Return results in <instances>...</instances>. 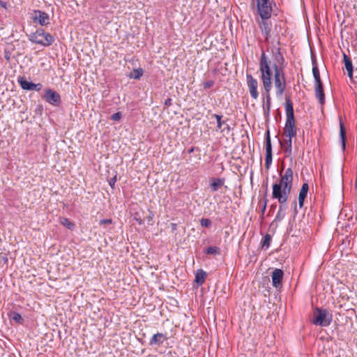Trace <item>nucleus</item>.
Returning a JSON list of instances; mask_svg holds the SVG:
<instances>
[{
  "mask_svg": "<svg viewBox=\"0 0 357 357\" xmlns=\"http://www.w3.org/2000/svg\"><path fill=\"white\" fill-rule=\"evenodd\" d=\"M42 84L40 83H38V84H36V88H35V91H40L41 89H42Z\"/></svg>",
  "mask_w": 357,
  "mask_h": 357,
  "instance_id": "45",
  "label": "nucleus"
},
{
  "mask_svg": "<svg viewBox=\"0 0 357 357\" xmlns=\"http://www.w3.org/2000/svg\"><path fill=\"white\" fill-rule=\"evenodd\" d=\"M284 144L286 146L284 147V152L285 153V156L289 158L291 156L292 151V139H285Z\"/></svg>",
  "mask_w": 357,
  "mask_h": 357,
  "instance_id": "24",
  "label": "nucleus"
},
{
  "mask_svg": "<svg viewBox=\"0 0 357 357\" xmlns=\"http://www.w3.org/2000/svg\"><path fill=\"white\" fill-rule=\"evenodd\" d=\"M134 219L139 223V225H142L143 223H144V221L143 220L140 218V217H138V213H136L135 214V216H134Z\"/></svg>",
  "mask_w": 357,
  "mask_h": 357,
  "instance_id": "39",
  "label": "nucleus"
},
{
  "mask_svg": "<svg viewBox=\"0 0 357 357\" xmlns=\"http://www.w3.org/2000/svg\"><path fill=\"white\" fill-rule=\"evenodd\" d=\"M112 222V219H102V220H100V225H106V224H111Z\"/></svg>",
  "mask_w": 357,
  "mask_h": 357,
  "instance_id": "40",
  "label": "nucleus"
},
{
  "mask_svg": "<svg viewBox=\"0 0 357 357\" xmlns=\"http://www.w3.org/2000/svg\"><path fill=\"white\" fill-rule=\"evenodd\" d=\"M333 315L328 310L317 307L314 314L312 324L315 326H328L331 324Z\"/></svg>",
  "mask_w": 357,
  "mask_h": 357,
  "instance_id": "6",
  "label": "nucleus"
},
{
  "mask_svg": "<svg viewBox=\"0 0 357 357\" xmlns=\"http://www.w3.org/2000/svg\"><path fill=\"white\" fill-rule=\"evenodd\" d=\"M154 217V213L153 211L149 210V215L146 217L148 222H150L153 220Z\"/></svg>",
  "mask_w": 357,
  "mask_h": 357,
  "instance_id": "38",
  "label": "nucleus"
},
{
  "mask_svg": "<svg viewBox=\"0 0 357 357\" xmlns=\"http://www.w3.org/2000/svg\"><path fill=\"white\" fill-rule=\"evenodd\" d=\"M165 105L166 107H169L172 105V99L171 98H167L165 102H164Z\"/></svg>",
  "mask_w": 357,
  "mask_h": 357,
  "instance_id": "41",
  "label": "nucleus"
},
{
  "mask_svg": "<svg viewBox=\"0 0 357 357\" xmlns=\"http://www.w3.org/2000/svg\"><path fill=\"white\" fill-rule=\"evenodd\" d=\"M31 18L34 23H38L41 26H47L50 24V19L49 15L40 10H34Z\"/></svg>",
  "mask_w": 357,
  "mask_h": 357,
  "instance_id": "10",
  "label": "nucleus"
},
{
  "mask_svg": "<svg viewBox=\"0 0 357 357\" xmlns=\"http://www.w3.org/2000/svg\"><path fill=\"white\" fill-rule=\"evenodd\" d=\"M167 340L166 334L162 333H157L154 334L150 340L149 345L151 347L161 346L165 341Z\"/></svg>",
  "mask_w": 357,
  "mask_h": 357,
  "instance_id": "14",
  "label": "nucleus"
},
{
  "mask_svg": "<svg viewBox=\"0 0 357 357\" xmlns=\"http://www.w3.org/2000/svg\"><path fill=\"white\" fill-rule=\"evenodd\" d=\"M259 26L262 33L264 34L266 38L268 39L271 36V24L268 22L267 20H262Z\"/></svg>",
  "mask_w": 357,
  "mask_h": 357,
  "instance_id": "18",
  "label": "nucleus"
},
{
  "mask_svg": "<svg viewBox=\"0 0 357 357\" xmlns=\"http://www.w3.org/2000/svg\"><path fill=\"white\" fill-rule=\"evenodd\" d=\"M0 6L6 10L8 9L9 6L7 2L0 0Z\"/></svg>",
  "mask_w": 357,
  "mask_h": 357,
  "instance_id": "43",
  "label": "nucleus"
},
{
  "mask_svg": "<svg viewBox=\"0 0 357 357\" xmlns=\"http://www.w3.org/2000/svg\"><path fill=\"white\" fill-rule=\"evenodd\" d=\"M29 40L36 44L45 47L50 46L54 42V38L43 29H38L35 32L29 36Z\"/></svg>",
  "mask_w": 357,
  "mask_h": 357,
  "instance_id": "5",
  "label": "nucleus"
},
{
  "mask_svg": "<svg viewBox=\"0 0 357 357\" xmlns=\"http://www.w3.org/2000/svg\"><path fill=\"white\" fill-rule=\"evenodd\" d=\"M200 224L202 227H210L212 225V221L208 218H202L200 220Z\"/></svg>",
  "mask_w": 357,
  "mask_h": 357,
  "instance_id": "32",
  "label": "nucleus"
},
{
  "mask_svg": "<svg viewBox=\"0 0 357 357\" xmlns=\"http://www.w3.org/2000/svg\"><path fill=\"white\" fill-rule=\"evenodd\" d=\"M312 74H313V77L314 78L315 84L321 83L322 81L321 79L320 73H319V70L318 68V65H317L316 59L312 58Z\"/></svg>",
  "mask_w": 357,
  "mask_h": 357,
  "instance_id": "20",
  "label": "nucleus"
},
{
  "mask_svg": "<svg viewBox=\"0 0 357 357\" xmlns=\"http://www.w3.org/2000/svg\"><path fill=\"white\" fill-rule=\"evenodd\" d=\"M354 187H355L356 189H357V177H356V179L355 181Z\"/></svg>",
  "mask_w": 357,
  "mask_h": 357,
  "instance_id": "47",
  "label": "nucleus"
},
{
  "mask_svg": "<svg viewBox=\"0 0 357 357\" xmlns=\"http://www.w3.org/2000/svg\"><path fill=\"white\" fill-rule=\"evenodd\" d=\"M293 183V170L291 167L287 168L284 173L282 170L280 172V178L278 183L273 185L272 197L274 199L281 200L285 199L287 195L290 194Z\"/></svg>",
  "mask_w": 357,
  "mask_h": 357,
  "instance_id": "3",
  "label": "nucleus"
},
{
  "mask_svg": "<svg viewBox=\"0 0 357 357\" xmlns=\"http://www.w3.org/2000/svg\"><path fill=\"white\" fill-rule=\"evenodd\" d=\"M289 195V194L287 195L285 199H281V200L278 199V202L280 204L279 208L282 209L284 212H285L287 208V205L286 202L288 200Z\"/></svg>",
  "mask_w": 357,
  "mask_h": 357,
  "instance_id": "31",
  "label": "nucleus"
},
{
  "mask_svg": "<svg viewBox=\"0 0 357 357\" xmlns=\"http://www.w3.org/2000/svg\"><path fill=\"white\" fill-rule=\"evenodd\" d=\"M116 182V176H114L113 178H110L109 181V185L112 188H114L115 183Z\"/></svg>",
  "mask_w": 357,
  "mask_h": 357,
  "instance_id": "36",
  "label": "nucleus"
},
{
  "mask_svg": "<svg viewBox=\"0 0 357 357\" xmlns=\"http://www.w3.org/2000/svg\"><path fill=\"white\" fill-rule=\"evenodd\" d=\"M292 207H293V209H294L293 216L295 217L298 214L297 202H296V200H294L293 202Z\"/></svg>",
  "mask_w": 357,
  "mask_h": 357,
  "instance_id": "35",
  "label": "nucleus"
},
{
  "mask_svg": "<svg viewBox=\"0 0 357 357\" xmlns=\"http://www.w3.org/2000/svg\"><path fill=\"white\" fill-rule=\"evenodd\" d=\"M247 84L249 88L250 93L251 97L254 100H257L259 97V93L257 91L258 82L252 77L251 74H247L246 75Z\"/></svg>",
  "mask_w": 357,
  "mask_h": 357,
  "instance_id": "11",
  "label": "nucleus"
},
{
  "mask_svg": "<svg viewBox=\"0 0 357 357\" xmlns=\"http://www.w3.org/2000/svg\"><path fill=\"white\" fill-rule=\"evenodd\" d=\"M43 98L54 107H59L61 104V98L59 93L51 89H47L45 91Z\"/></svg>",
  "mask_w": 357,
  "mask_h": 357,
  "instance_id": "7",
  "label": "nucleus"
},
{
  "mask_svg": "<svg viewBox=\"0 0 357 357\" xmlns=\"http://www.w3.org/2000/svg\"><path fill=\"white\" fill-rule=\"evenodd\" d=\"M280 145L284 147V143H282L280 140Z\"/></svg>",
  "mask_w": 357,
  "mask_h": 357,
  "instance_id": "48",
  "label": "nucleus"
},
{
  "mask_svg": "<svg viewBox=\"0 0 357 357\" xmlns=\"http://www.w3.org/2000/svg\"><path fill=\"white\" fill-rule=\"evenodd\" d=\"M214 81L213 80H208L205 82H204L203 86L204 89H209L212 87L214 85Z\"/></svg>",
  "mask_w": 357,
  "mask_h": 357,
  "instance_id": "34",
  "label": "nucleus"
},
{
  "mask_svg": "<svg viewBox=\"0 0 357 357\" xmlns=\"http://www.w3.org/2000/svg\"><path fill=\"white\" fill-rule=\"evenodd\" d=\"M340 137L342 143V148L344 151L346 147V129L341 119H340Z\"/></svg>",
  "mask_w": 357,
  "mask_h": 357,
  "instance_id": "22",
  "label": "nucleus"
},
{
  "mask_svg": "<svg viewBox=\"0 0 357 357\" xmlns=\"http://www.w3.org/2000/svg\"><path fill=\"white\" fill-rule=\"evenodd\" d=\"M122 118V113L120 112H116L111 116V119L115 121H119Z\"/></svg>",
  "mask_w": 357,
  "mask_h": 357,
  "instance_id": "33",
  "label": "nucleus"
},
{
  "mask_svg": "<svg viewBox=\"0 0 357 357\" xmlns=\"http://www.w3.org/2000/svg\"><path fill=\"white\" fill-rule=\"evenodd\" d=\"M10 317L13 321H16L18 324H22L23 319L21 314L17 312H11L10 314Z\"/></svg>",
  "mask_w": 357,
  "mask_h": 357,
  "instance_id": "29",
  "label": "nucleus"
},
{
  "mask_svg": "<svg viewBox=\"0 0 357 357\" xmlns=\"http://www.w3.org/2000/svg\"><path fill=\"white\" fill-rule=\"evenodd\" d=\"M271 242V236L268 234H266L261 241V247L265 248L266 249L270 247Z\"/></svg>",
  "mask_w": 357,
  "mask_h": 357,
  "instance_id": "27",
  "label": "nucleus"
},
{
  "mask_svg": "<svg viewBox=\"0 0 357 357\" xmlns=\"http://www.w3.org/2000/svg\"><path fill=\"white\" fill-rule=\"evenodd\" d=\"M285 111L287 118L283 135L288 138L287 139H292L296 135V128L293 103L289 97H286Z\"/></svg>",
  "mask_w": 357,
  "mask_h": 357,
  "instance_id": "4",
  "label": "nucleus"
},
{
  "mask_svg": "<svg viewBox=\"0 0 357 357\" xmlns=\"http://www.w3.org/2000/svg\"><path fill=\"white\" fill-rule=\"evenodd\" d=\"M315 97L318 100L320 105L325 103V93L324 91L323 83L315 84L314 87Z\"/></svg>",
  "mask_w": 357,
  "mask_h": 357,
  "instance_id": "15",
  "label": "nucleus"
},
{
  "mask_svg": "<svg viewBox=\"0 0 357 357\" xmlns=\"http://www.w3.org/2000/svg\"><path fill=\"white\" fill-rule=\"evenodd\" d=\"M143 69L141 68H135L133 69V71L132 74L130 75V77H132L136 79H139L143 75Z\"/></svg>",
  "mask_w": 357,
  "mask_h": 357,
  "instance_id": "28",
  "label": "nucleus"
},
{
  "mask_svg": "<svg viewBox=\"0 0 357 357\" xmlns=\"http://www.w3.org/2000/svg\"><path fill=\"white\" fill-rule=\"evenodd\" d=\"M206 277V272L202 269H199L195 275V282L202 285L204 283Z\"/></svg>",
  "mask_w": 357,
  "mask_h": 357,
  "instance_id": "23",
  "label": "nucleus"
},
{
  "mask_svg": "<svg viewBox=\"0 0 357 357\" xmlns=\"http://www.w3.org/2000/svg\"><path fill=\"white\" fill-rule=\"evenodd\" d=\"M262 107L264 116H268L271 112V107L264 106H262Z\"/></svg>",
  "mask_w": 357,
  "mask_h": 357,
  "instance_id": "37",
  "label": "nucleus"
},
{
  "mask_svg": "<svg viewBox=\"0 0 357 357\" xmlns=\"http://www.w3.org/2000/svg\"><path fill=\"white\" fill-rule=\"evenodd\" d=\"M257 10L262 20H268L271 17L272 7L270 2L257 4Z\"/></svg>",
  "mask_w": 357,
  "mask_h": 357,
  "instance_id": "12",
  "label": "nucleus"
},
{
  "mask_svg": "<svg viewBox=\"0 0 357 357\" xmlns=\"http://www.w3.org/2000/svg\"><path fill=\"white\" fill-rule=\"evenodd\" d=\"M204 252L207 255H217L220 254V248L217 246H210L207 248Z\"/></svg>",
  "mask_w": 357,
  "mask_h": 357,
  "instance_id": "26",
  "label": "nucleus"
},
{
  "mask_svg": "<svg viewBox=\"0 0 357 357\" xmlns=\"http://www.w3.org/2000/svg\"><path fill=\"white\" fill-rule=\"evenodd\" d=\"M59 222L68 229L73 230L75 228V224L69 220L68 218L61 217L59 218Z\"/></svg>",
  "mask_w": 357,
  "mask_h": 357,
  "instance_id": "25",
  "label": "nucleus"
},
{
  "mask_svg": "<svg viewBox=\"0 0 357 357\" xmlns=\"http://www.w3.org/2000/svg\"><path fill=\"white\" fill-rule=\"evenodd\" d=\"M225 183L224 178H212L210 182V187L213 192H216L220 188H221Z\"/></svg>",
  "mask_w": 357,
  "mask_h": 357,
  "instance_id": "19",
  "label": "nucleus"
},
{
  "mask_svg": "<svg viewBox=\"0 0 357 357\" xmlns=\"http://www.w3.org/2000/svg\"><path fill=\"white\" fill-rule=\"evenodd\" d=\"M286 213L283 211L282 209L279 208L278 211L275 217L274 221L275 222H280L285 217Z\"/></svg>",
  "mask_w": 357,
  "mask_h": 357,
  "instance_id": "30",
  "label": "nucleus"
},
{
  "mask_svg": "<svg viewBox=\"0 0 357 357\" xmlns=\"http://www.w3.org/2000/svg\"><path fill=\"white\" fill-rule=\"evenodd\" d=\"M266 204H267V200L266 199H264V203L263 204H261V213L264 214L265 210H266Z\"/></svg>",
  "mask_w": 357,
  "mask_h": 357,
  "instance_id": "42",
  "label": "nucleus"
},
{
  "mask_svg": "<svg viewBox=\"0 0 357 357\" xmlns=\"http://www.w3.org/2000/svg\"><path fill=\"white\" fill-rule=\"evenodd\" d=\"M271 61L268 56L263 51L261 52L259 60V71L261 73V79L263 83L264 92V103L262 106L271 107V97L270 91L272 88V76L273 71L271 70Z\"/></svg>",
  "mask_w": 357,
  "mask_h": 357,
  "instance_id": "2",
  "label": "nucleus"
},
{
  "mask_svg": "<svg viewBox=\"0 0 357 357\" xmlns=\"http://www.w3.org/2000/svg\"><path fill=\"white\" fill-rule=\"evenodd\" d=\"M284 277V271L280 268L273 270L271 274L273 286L276 289L282 287V282Z\"/></svg>",
  "mask_w": 357,
  "mask_h": 357,
  "instance_id": "13",
  "label": "nucleus"
},
{
  "mask_svg": "<svg viewBox=\"0 0 357 357\" xmlns=\"http://www.w3.org/2000/svg\"><path fill=\"white\" fill-rule=\"evenodd\" d=\"M17 82L20 84V86L24 90L27 91H33L36 88V84L29 82L24 77H19L17 79Z\"/></svg>",
  "mask_w": 357,
  "mask_h": 357,
  "instance_id": "17",
  "label": "nucleus"
},
{
  "mask_svg": "<svg viewBox=\"0 0 357 357\" xmlns=\"http://www.w3.org/2000/svg\"><path fill=\"white\" fill-rule=\"evenodd\" d=\"M271 63V70H273V82L275 88V94L277 97H281L286 88V78L284 72V58L280 52V48L272 50V60Z\"/></svg>",
  "mask_w": 357,
  "mask_h": 357,
  "instance_id": "1",
  "label": "nucleus"
},
{
  "mask_svg": "<svg viewBox=\"0 0 357 357\" xmlns=\"http://www.w3.org/2000/svg\"><path fill=\"white\" fill-rule=\"evenodd\" d=\"M211 118L216 120L217 127L215 128L216 132H220L222 134L228 135L231 131L230 126L227 123V119H222V115L213 114L211 115Z\"/></svg>",
  "mask_w": 357,
  "mask_h": 357,
  "instance_id": "8",
  "label": "nucleus"
},
{
  "mask_svg": "<svg viewBox=\"0 0 357 357\" xmlns=\"http://www.w3.org/2000/svg\"><path fill=\"white\" fill-rule=\"evenodd\" d=\"M309 190V185L307 183H304L299 192L298 195V206L300 208L303 207L304 201L307 197Z\"/></svg>",
  "mask_w": 357,
  "mask_h": 357,
  "instance_id": "16",
  "label": "nucleus"
},
{
  "mask_svg": "<svg viewBox=\"0 0 357 357\" xmlns=\"http://www.w3.org/2000/svg\"><path fill=\"white\" fill-rule=\"evenodd\" d=\"M195 150V147H191L190 149L188 150V153H192Z\"/></svg>",
  "mask_w": 357,
  "mask_h": 357,
  "instance_id": "46",
  "label": "nucleus"
},
{
  "mask_svg": "<svg viewBox=\"0 0 357 357\" xmlns=\"http://www.w3.org/2000/svg\"><path fill=\"white\" fill-rule=\"evenodd\" d=\"M343 60L344 62L345 68L347 71L348 76L351 78L353 76V65L352 61L350 59V58L346 55L345 54H343Z\"/></svg>",
  "mask_w": 357,
  "mask_h": 357,
  "instance_id": "21",
  "label": "nucleus"
},
{
  "mask_svg": "<svg viewBox=\"0 0 357 357\" xmlns=\"http://www.w3.org/2000/svg\"><path fill=\"white\" fill-rule=\"evenodd\" d=\"M265 144H266L265 167H266V169H268L271 165L272 160H273L272 145H271V140L269 130H268L266 132Z\"/></svg>",
  "mask_w": 357,
  "mask_h": 357,
  "instance_id": "9",
  "label": "nucleus"
},
{
  "mask_svg": "<svg viewBox=\"0 0 357 357\" xmlns=\"http://www.w3.org/2000/svg\"><path fill=\"white\" fill-rule=\"evenodd\" d=\"M268 3H269V0H256L257 4Z\"/></svg>",
  "mask_w": 357,
  "mask_h": 357,
  "instance_id": "44",
  "label": "nucleus"
}]
</instances>
